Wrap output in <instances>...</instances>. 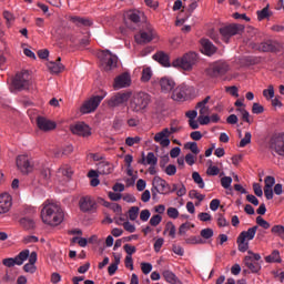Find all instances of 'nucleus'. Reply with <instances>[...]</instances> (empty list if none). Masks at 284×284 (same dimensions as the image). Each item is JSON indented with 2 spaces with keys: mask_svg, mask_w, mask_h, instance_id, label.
<instances>
[{
  "mask_svg": "<svg viewBox=\"0 0 284 284\" xmlns=\"http://www.w3.org/2000/svg\"><path fill=\"white\" fill-rule=\"evenodd\" d=\"M63 209L59 204L44 202L41 219L47 225H61L63 223Z\"/></svg>",
  "mask_w": 284,
  "mask_h": 284,
  "instance_id": "obj_1",
  "label": "nucleus"
},
{
  "mask_svg": "<svg viewBox=\"0 0 284 284\" xmlns=\"http://www.w3.org/2000/svg\"><path fill=\"white\" fill-rule=\"evenodd\" d=\"M152 101V97L145 92H139L133 95L130 102V108L132 112H143Z\"/></svg>",
  "mask_w": 284,
  "mask_h": 284,
  "instance_id": "obj_2",
  "label": "nucleus"
},
{
  "mask_svg": "<svg viewBox=\"0 0 284 284\" xmlns=\"http://www.w3.org/2000/svg\"><path fill=\"white\" fill-rule=\"evenodd\" d=\"M12 85L14 90H18L19 92L30 90V85H32V77L30 75V71L22 70L18 72L12 80Z\"/></svg>",
  "mask_w": 284,
  "mask_h": 284,
  "instance_id": "obj_3",
  "label": "nucleus"
},
{
  "mask_svg": "<svg viewBox=\"0 0 284 284\" xmlns=\"http://www.w3.org/2000/svg\"><path fill=\"white\" fill-rule=\"evenodd\" d=\"M199 61V55L195 52L185 53L182 58H178L173 61V68H181L190 72Z\"/></svg>",
  "mask_w": 284,
  "mask_h": 284,
  "instance_id": "obj_4",
  "label": "nucleus"
},
{
  "mask_svg": "<svg viewBox=\"0 0 284 284\" xmlns=\"http://www.w3.org/2000/svg\"><path fill=\"white\" fill-rule=\"evenodd\" d=\"M243 30H245L243 24L231 23L221 27L220 34L225 43H230V39H232V37H236V34H241Z\"/></svg>",
  "mask_w": 284,
  "mask_h": 284,
  "instance_id": "obj_5",
  "label": "nucleus"
},
{
  "mask_svg": "<svg viewBox=\"0 0 284 284\" xmlns=\"http://www.w3.org/2000/svg\"><path fill=\"white\" fill-rule=\"evenodd\" d=\"M101 65L105 72H110V70H114L116 68V63H119V58L110 52V50L101 51L98 54Z\"/></svg>",
  "mask_w": 284,
  "mask_h": 284,
  "instance_id": "obj_6",
  "label": "nucleus"
},
{
  "mask_svg": "<svg viewBox=\"0 0 284 284\" xmlns=\"http://www.w3.org/2000/svg\"><path fill=\"white\" fill-rule=\"evenodd\" d=\"M230 72V64L225 61H216L212 63L207 69H206V74L209 77H212V79H217V77H223Z\"/></svg>",
  "mask_w": 284,
  "mask_h": 284,
  "instance_id": "obj_7",
  "label": "nucleus"
},
{
  "mask_svg": "<svg viewBox=\"0 0 284 284\" xmlns=\"http://www.w3.org/2000/svg\"><path fill=\"white\" fill-rule=\"evenodd\" d=\"M165 187H168V181L163 180L161 176L153 178L151 189L153 201H159V194H168Z\"/></svg>",
  "mask_w": 284,
  "mask_h": 284,
  "instance_id": "obj_8",
  "label": "nucleus"
},
{
  "mask_svg": "<svg viewBox=\"0 0 284 284\" xmlns=\"http://www.w3.org/2000/svg\"><path fill=\"white\" fill-rule=\"evenodd\" d=\"M16 165L21 174H30L34 170V162L29 159L28 155H18L16 159Z\"/></svg>",
  "mask_w": 284,
  "mask_h": 284,
  "instance_id": "obj_9",
  "label": "nucleus"
},
{
  "mask_svg": "<svg viewBox=\"0 0 284 284\" xmlns=\"http://www.w3.org/2000/svg\"><path fill=\"white\" fill-rule=\"evenodd\" d=\"M191 94L192 88H190L187 84H180L173 90L171 99H173V101L183 102L187 101Z\"/></svg>",
  "mask_w": 284,
  "mask_h": 284,
  "instance_id": "obj_10",
  "label": "nucleus"
},
{
  "mask_svg": "<svg viewBox=\"0 0 284 284\" xmlns=\"http://www.w3.org/2000/svg\"><path fill=\"white\" fill-rule=\"evenodd\" d=\"M103 99H105V93L103 95H94L85 101L81 106L82 114H90V112H94V110L99 108Z\"/></svg>",
  "mask_w": 284,
  "mask_h": 284,
  "instance_id": "obj_11",
  "label": "nucleus"
},
{
  "mask_svg": "<svg viewBox=\"0 0 284 284\" xmlns=\"http://www.w3.org/2000/svg\"><path fill=\"white\" fill-rule=\"evenodd\" d=\"M268 148L278 156H284V133L273 135L268 142Z\"/></svg>",
  "mask_w": 284,
  "mask_h": 284,
  "instance_id": "obj_12",
  "label": "nucleus"
},
{
  "mask_svg": "<svg viewBox=\"0 0 284 284\" xmlns=\"http://www.w3.org/2000/svg\"><path fill=\"white\" fill-rule=\"evenodd\" d=\"M29 256H30V250H23L16 257L4 258L2 261V264L6 267H14V265H21L22 263H26Z\"/></svg>",
  "mask_w": 284,
  "mask_h": 284,
  "instance_id": "obj_13",
  "label": "nucleus"
},
{
  "mask_svg": "<svg viewBox=\"0 0 284 284\" xmlns=\"http://www.w3.org/2000/svg\"><path fill=\"white\" fill-rule=\"evenodd\" d=\"M79 207L85 214L97 212V201L92 196H83L79 201Z\"/></svg>",
  "mask_w": 284,
  "mask_h": 284,
  "instance_id": "obj_14",
  "label": "nucleus"
},
{
  "mask_svg": "<svg viewBox=\"0 0 284 284\" xmlns=\"http://www.w3.org/2000/svg\"><path fill=\"white\" fill-rule=\"evenodd\" d=\"M72 134H77L78 136H83V139H88V136H92V129L90 125L85 124V122H78L70 128Z\"/></svg>",
  "mask_w": 284,
  "mask_h": 284,
  "instance_id": "obj_15",
  "label": "nucleus"
},
{
  "mask_svg": "<svg viewBox=\"0 0 284 284\" xmlns=\"http://www.w3.org/2000/svg\"><path fill=\"white\" fill-rule=\"evenodd\" d=\"M130 99V93H116L111 97L108 101L109 108H119V105H123V103L128 102Z\"/></svg>",
  "mask_w": 284,
  "mask_h": 284,
  "instance_id": "obj_16",
  "label": "nucleus"
},
{
  "mask_svg": "<svg viewBox=\"0 0 284 284\" xmlns=\"http://www.w3.org/2000/svg\"><path fill=\"white\" fill-rule=\"evenodd\" d=\"M155 143H160L162 148H168L170 145V129L165 128L161 132L154 135Z\"/></svg>",
  "mask_w": 284,
  "mask_h": 284,
  "instance_id": "obj_17",
  "label": "nucleus"
},
{
  "mask_svg": "<svg viewBox=\"0 0 284 284\" xmlns=\"http://www.w3.org/2000/svg\"><path fill=\"white\" fill-rule=\"evenodd\" d=\"M12 207V196L8 193L0 194V214H8Z\"/></svg>",
  "mask_w": 284,
  "mask_h": 284,
  "instance_id": "obj_18",
  "label": "nucleus"
},
{
  "mask_svg": "<svg viewBox=\"0 0 284 284\" xmlns=\"http://www.w3.org/2000/svg\"><path fill=\"white\" fill-rule=\"evenodd\" d=\"M154 39V30L152 28H148L145 31H140L135 36L136 43L143 44V43H150Z\"/></svg>",
  "mask_w": 284,
  "mask_h": 284,
  "instance_id": "obj_19",
  "label": "nucleus"
},
{
  "mask_svg": "<svg viewBox=\"0 0 284 284\" xmlns=\"http://www.w3.org/2000/svg\"><path fill=\"white\" fill-rule=\"evenodd\" d=\"M130 83H132L130 73H122L115 78L113 88L115 90H121V88H129Z\"/></svg>",
  "mask_w": 284,
  "mask_h": 284,
  "instance_id": "obj_20",
  "label": "nucleus"
},
{
  "mask_svg": "<svg viewBox=\"0 0 284 284\" xmlns=\"http://www.w3.org/2000/svg\"><path fill=\"white\" fill-rule=\"evenodd\" d=\"M258 50L260 52H278V50H281V44H278L276 41L268 40L262 42L258 45Z\"/></svg>",
  "mask_w": 284,
  "mask_h": 284,
  "instance_id": "obj_21",
  "label": "nucleus"
},
{
  "mask_svg": "<svg viewBox=\"0 0 284 284\" xmlns=\"http://www.w3.org/2000/svg\"><path fill=\"white\" fill-rule=\"evenodd\" d=\"M37 125L39 130H42L43 132H50V130H54V128H57V124L54 122L43 116H38Z\"/></svg>",
  "mask_w": 284,
  "mask_h": 284,
  "instance_id": "obj_22",
  "label": "nucleus"
},
{
  "mask_svg": "<svg viewBox=\"0 0 284 284\" xmlns=\"http://www.w3.org/2000/svg\"><path fill=\"white\" fill-rule=\"evenodd\" d=\"M176 85V82H174V80L172 78L169 77H164L160 80V88L162 90V92H172V90H174Z\"/></svg>",
  "mask_w": 284,
  "mask_h": 284,
  "instance_id": "obj_23",
  "label": "nucleus"
},
{
  "mask_svg": "<svg viewBox=\"0 0 284 284\" xmlns=\"http://www.w3.org/2000/svg\"><path fill=\"white\" fill-rule=\"evenodd\" d=\"M140 165H156L159 159L154 155V152H149L145 156V153H142V159L138 161Z\"/></svg>",
  "mask_w": 284,
  "mask_h": 284,
  "instance_id": "obj_24",
  "label": "nucleus"
},
{
  "mask_svg": "<svg viewBox=\"0 0 284 284\" xmlns=\"http://www.w3.org/2000/svg\"><path fill=\"white\" fill-rule=\"evenodd\" d=\"M201 45H202V52L207 57H212V54L216 52V47L212 44V42L209 39H202Z\"/></svg>",
  "mask_w": 284,
  "mask_h": 284,
  "instance_id": "obj_25",
  "label": "nucleus"
},
{
  "mask_svg": "<svg viewBox=\"0 0 284 284\" xmlns=\"http://www.w3.org/2000/svg\"><path fill=\"white\" fill-rule=\"evenodd\" d=\"M244 265H246L252 274H258V272H261V264L258 262H253L252 256L244 257Z\"/></svg>",
  "mask_w": 284,
  "mask_h": 284,
  "instance_id": "obj_26",
  "label": "nucleus"
},
{
  "mask_svg": "<svg viewBox=\"0 0 284 284\" xmlns=\"http://www.w3.org/2000/svg\"><path fill=\"white\" fill-rule=\"evenodd\" d=\"M210 99L212 98L207 95L204 100L197 102L195 108L200 110V116H205L210 114V106H207V103H210Z\"/></svg>",
  "mask_w": 284,
  "mask_h": 284,
  "instance_id": "obj_27",
  "label": "nucleus"
},
{
  "mask_svg": "<svg viewBox=\"0 0 284 284\" xmlns=\"http://www.w3.org/2000/svg\"><path fill=\"white\" fill-rule=\"evenodd\" d=\"M153 59L164 68H170V55L168 53L160 51L153 55Z\"/></svg>",
  "mask_w": 284,
  "mask_h": 284,
  "instance_id": "obj_28",
  "label": "nucleus"
},
{
  "mask_svg": "<svg viewBox=\"0 0 284 284\" xmlns=\"http://www.w3.org/2000/svg\"><path fill=\"white\" fill-rule=\"evenodd\" d=\"M114 170V165L112 163L102 161L98 163V172L100 174H112V171Z\"/></svg>",
  "mask_w": 284,
  "mask_h": 284,
  "instance_id": "obj_29",
  "label": "nucleus"
},
{
  "mask_svg": "<svg viewBox=\"0 0 284 284\" xmlns=\"http://www.w3.org/2000/svg\"><path fill=\"white\" fill-rule=\"evenodd\" d=\"M162 276L166 281V283H170V284H183V282H181V280H179L176 274H174L172 271H169V270L163 271Z\"/></svg>",
  "mask_w": 284,
  "mask_h": 284,
  "instance_id": "obj_30",
  "label": "nucleus"
},
{
  "mask_svg": "<svg viewBox=\"0 0 284 284\" xmlns=\"http://www.w3.org/2000/svg\"><path fill=\"white\" fill-rule=\"evenodd\" d=\"M48 68L50 72H52V74H59L61 73L62 70H64L65 67L61 64V58H58L55 62L54 61L49 62Z\"/></svg>",
  "mask_w": 284,
  "mask_h": 284,
  "instance_id": "obj_31",
  "label": "nucleus"
},
{
  "mask_svg": "<svg viewBox=\"0 0 284 284\" xmlns=\"http://www.w3.org/2000/svg\"><path fill=\"white\" fill-rule=\"evenodd\" d=\"M258 230V226L250 227L247 231H243L240 233V239H244L245 241H254V237L256 236V232Z\"/></svg>",
  "mask_w": 284,
  "mask_h": 284,
  "instance_id": "obj_32",
  "label": "nucleus"
},
{
  "mask_svg": "<svg viewBox=\"0 0 284 284\" xmlns=\"http://www.w3.org/2000/svg\"><path fill=\"white\" fill-rule=\"evenodd\" d=\"M70 21L74 23L78 27L84 26L85 28H90L92 26V21L88 18H81V17H71Z\"/></svg>",
  "mask_w": 284,
  "mask_h": 284,
  "instance_id": "obj_33",
  "label": "nucleus"
},
{
  "mask_svg": "<svg viewBox=\"0 0 284 284\" xmlns=\"http://www.w3.org/2000/svg\"><path fill=\"white\" fill-rule=\"evenodd\" d=\"M257 21H264V19H270L272 17V11H270V4H266L262 10L256 11Z\"/></svg>",
  "mask_w": 284,
  "mask_h": 284,
  "instance_id": "obj_34",
  "label": "nucleus"
},
{
  "mask_svg": "<svg viewBox=\"0 0 284 284\" xmlns=\"http://www.w3.org/2000/svg\"><path fill=\"white\" fill-rule=\"evenodd\" d=\"M58 174H61V176H65V179H72L74 171L70 165L64 164L59 169Z\"/></svg>",
  "mask_w": 284,
  "mask_h": 284,
  "instance_id": "obj_35",
  "label": "nucleus"
},
{
  "mask_svg": "<svg viewBox=\"0 0 284 284\" xmlns=\"http://www.w3.org/2000/svg\"><path fill=\"white\" fill-rule=\"evenodd\" d=\"M141 17H143V13L141 11L128 12V19H130L132 23H141Z\"/></svg>",
  "mask_w": 284,
  "mask_h": 284,
  "instance_id": "obj_36",
  "label": "nucleus"
},
{
  "mask_svg": "<svg viewBox=\"0 0 284 284\" xmlns=\"http://www.w3.org/2000/svg\"><path fill=\"white\" fill-rule=\"evenodd\" d=\"M266 263H281V252L274 250L271 255L265 257Z\"/></svg>",
  "mask_w": 284,
  "mask_h": 284,
  "instance_id": "obj_37",
  "label": "nucleus"
},
{
  "mask_svg": "<svg viewBox=\"0 0 284 284\" xmlns=\"http://www.w3.org/2000/svg\"><path fill=\"white\" fill-rule=\"evenodd\" d=\"M20 225H22L24 230H34V220L30 217H22L20 220Z\"/></svg>",
  "mask_w": 284,
  "mask_h": 284,
  "instance_id": "obj_38",
  "label": "nucleus"
},
{
  "mask_svg": "<svg viewBox=\"0 0 284 284\" xmlns=\"http://www.w3.org/2000/svg\"><path fill=\"white\" fill-rule=\"evenodd\" d=\"M207 164H209V168L206 170L207 176H219V173L221 172L219 166L212 165V160H209Z\"/></svg>",
  "mask_w": 284,
  "mask_h": 284,
  "instance_id": "obj_39",
  "label": "nucleus"
},
{
  "mask_svg": "<svg viewBox=\"0 0 284 284\" xmlns=\"http://www.w3.org/2000/svg\"><path fill=\"white\" fill-rule=\"evenodd\" d=\"M272 234H275V236H278L280 239H282V241H284V226L281 224L274 225L271 229Z\"/></svg>",
  "mask_w": 284,
  "mask_h": 284,
  "instance_id": "obj_40",
  "label": "nucleus"
},
{
  "mask_svg": "<svg viewBox=\"0 0 284 284\" xmlns=\"http://www.w3.org/2000/svg\"><path fill=\"white\" fill-rule=\"evenodd\" d=\"M237 245L240 252H247V250L250 248V242L240 236L237 237Z\"/></svg>",
  "mask_w": 284,
  "mask_h": 284,
  "instance_id": "obj_41",
  "label": "nucleus"
},
{
  "mask_svg": "<svg viewBox=\"0 0 284 284\" xmlns=\"http://www.w3.org/2000/svg\"><path fill=\"white\" fill-rule=\"evenodd\" d=\"M166 232H169V236H171V239H176V226H174V223L172 222L166 223L164 234Z\"/></svg>",
  "mask_w": 284,
  "mask_h": 284,
  "instance_id": "obj_42",
  "label": "nucleus"
},
{
  "mask_svg": "<svg viewBox=\"0 0 284 284\" xmlns=\"http://www.w3.org/2000/svg\"><path fill=\"white\" fill-rule=\"evenodd\" d=\"M192 179H193L194 183H196L201 190H203V187H205V182H203V178H201V174H199V172H193Z\"/></svg>",
  "mask_w": 284,
  "mask_h": 284,
  "instance_id": "obj_43",
  "label": "nucleus"
},
{
  "mask_svg": "<svg viewBox=\"0 0 284 284\" xmlns=\"http://www.w3.org/2000/svg\"><path fill=\"white\" fill-rule=\"evenodd\" d=\"M139 143H141V136H129L125 139V145H128L129 148H132L133 145H139Z\"/></svg>",
  "mask_w": 284,
  "mask_h": 284,
  "instance_id": "obj_44",
  "label": "nucleus"
},
{
  "mask_svg": "<svg viewBox=\"0 0 284 284\" xmlns=\"http://www.w3.org/2000/svg\"><path fill=\"white\" fill-rule=\"evenodd\" d=\"M252 143V133L246 132L244 138L240 141V148H245L246 145H250Z\"/></svg>",
  "mask_w": 284,
  "mask_h": 284,
  "instance_id": "obj_45",
  "label": "nucleus"
},
{
  "mask_svg": "<svg viewBox=\"0 0 284 284\" xmlns=\"http://www.w3.org/2000/svg\"><path fill=\"white\" fill-rule=\"evenodd\" d=\"M141 79L144 83H148V81L152 79V69L150 68L143 69Z\"/></svg>",
  "mask_w": 284,
  "mask_h": 284,
  "instance_id": "obj_46",
  "label": "nucleus"
},
{
  "mask_svg": "<svg viewBox=\"0 0 284 284\" xmlns=\"http://www.w3.org/2000/svg\"><path fill=\"white\" fill-rule=\"evenodd\" d=\"M184 148H185L186 150H191V152H192L193 154H199V152H201V151L199 150V144H196V142H187V143L184 145Z\"/></svg>",
  "mask_w": 284,
  "mask_h": 284,
  "instance_id": "obj_47",
  "label": "nucleus"
},
{
  "mask_svg": "<svg viewBox=\"0 0 284 284\" xmlns=\"http://www.w3.org/2000/svg\"><path fill=\"white\" fill-rule=\"evenodd\" d=\"M129 219L130 221H136L139 219V206H132L129 210Z\"/></svg>",
  "mask_w": 284,
  "mask_h": 284,
  "instance_id": "obj_48",
  "label": "nucleus"
},
{
  "mask_svg": "<svg viewBox=\"0 0 284 284\" xmlns=\"http://www.w3.org/2000/svg\"><path fill=\"white\" fill-rule=\"evenodd\" d=\"M189 196H190V199H196L197 201H204V199H205V195H203V194H201V193H199V192H196V190H191L190 192H189Z\"/></svg>",
  "mask_w": 284,
  "mask_h": 284,
  "instance_id": "obj_49",
  "label": "nucleus"
},
{
  "mask_svg": "<svg viewBox=\"0 0 284 284\" xmlns=\"http://www.w3.org/2000/svg\"><path fill=\"white\" fill-rule=\"evenodd\" d=\"M256 224L263 230H270V222L265 221L262 216L256 217Z\"/></svg>",
  "mask_w": 284,
  "mask_h": 284,
  "instance_id": "obj_50",
  "label": "nucleus"
},
{
  "mask_svg": "<svg viewBox=\"0 0 284 284\" xmlns=\"http://www.w3.org/2000/svg\"><path fill=\"white\" fill-rule=\"evenodd\" d=\"M217 225L219 227H227L230 222L223 216V214H217Z\"/></svg>",
  "mask_w": 284,
  "mask_h": 284,
  "instance_id": "obj_51",
  "label": "nucleus"
},
{
  "mask_svg": "<svg viewBox=\"0 0 284 284\" xmlns=\"http://www.w3.org/2000/svg\"><path fill=\"white\" fill-rule=\"evenodd\" d=\"M200 235L202 236V239H212V236H214V230L204 229L201 231Z\"/></svg>",
  "mask_w": 284,
  "mask_h": 284,
  "instance_id": "obj_52",
  "label": "nucleus"
},
{
  "mask_svg": "<svg viewBox=\"0 0 284 284\" xmlns=\"http://www.w3.org/2000/svg\"><path fill=\"white\" fill-rule=\"evenodd\" d=\"M236 112H241L242 120H244L245 123H252V121L250 120V112H247V110L239 108L236 109Z\"/></svg>",
  "mask_w": 284,
  "mask_h": 284,
  "instance_id": "obj_53",
  "label": "nucleus"
},
{
  "mask_svg": "<svg viewBox=\"0 0 284 284\" xmlns=\"http://www.w3.org/2000/svg\"><path fill=\"white\" fill-rule=\"evenodd\" d=\"M221 185L224 190H230L232 185V179L230 176H224L221 179Z\"/></svg>",
  "mask_w": 284,
  "mask_h": 284,
  "instance_id": "obj_54",
  "label": "nucleus"
},
{
  "mask_svg": "<svg viewBox=\"0 0 284 284\" xmlns=\"http://www.w3.org/2000/svg\"><path fill=\"white\" fill-rule=\"evenodd\" d=\"M163 221V217L159 214L153 215L150 219V225H152V227H156V225H159L161 222Z\"/></svg>",
  "mask_w": 284,
  "mask_h": 284,
  "instance_id": "obj_55",
  "label": "nucleus"
},
{
  "mask_svg": "<svg viewBox=\"0 0 284 284\" xmlns=\"http://www.w3.org/2000/svg\"><path fill=\"white\" fill-rule=\"evenodd\" d=\"M165 243V240L163 237H159L155 242H154V252L159 253L161 252V248L163 247V244Z\"/></svg>",
  "mask_w": 284,
  "mask_h": 284,
  "instance_id": "obj_56",
  "label": "nucleus"
},
{
  "mask_svg": "<svg viewBox=\"0 0 284 284\" xmlns=\"http://www.w3.org/2000/svg\"><path fill=\"white\" fill-rule=\"evenodd\" d=\"M166 214L169 219H179V210L176 207H169Z\"/></svg>",
  "mask_w": 284,
  "mask_h": 284,
  "instance_id": "obj_57",
  "label": "nucleus"
},
{
  "mask_svg": "<svg viewBox=\"0 0 284 284\" xmlns=\"http://www.w3.org/2000/svg\"><path fill=\"white\" fill-rule=\"evenodd\" d=\"M263 97H265V99H274V85H270L268 89H265Z\"/></svg>",
  "mask_w": 284,
  "mask_h": 284,
  "instance_id": "obj_58",
  "label": "nucleus"
},
{
  "mask_svg": "<svg viewBox=\"0 0 284 284\" xmlns=\"http://www.w3.org/2000/svg\"><path fill=\"white\" fill-rule=\"evenodd\" d=\"M264 111L265 109L263 108V105L256 102L253 103V106H252L253 114H263Z\"/></svg>",
  "mask_w": 284,
  "mask_h": 284,
  "instance_id": "obj_59",
  "label": "nucleus"
},
{
  "mask_svg": "<svg viewBox=\"0 0 284 284\" xmlns=\"http://www.w3.org/2000/svg\"><path fill=\"white\" fill-rule=\"evenodd\" d=\"M151 215H152V213H150V210H148V209L142 210L140 213V220L145 223L146 221H150Z\"/></svg>",
  "mask_w": 284,
  "mask_h": 284,
  "instance_id": "obj_60",
  "label": "nucleus"
},
{
  "mask_svg": "<svg viewBox=\"0 0 284 284\" xmlns=\"http://www.w3.org/2000/svg\"><path fill=\"white\" fill-rule=\"evenodd\" d=\"M197 121L200 125H210L211 119L210 115H199Z\"/></svg>",
  "mask_w": 284,
  "mask_h": 284,
  "instance_id": "obj_61",
  "label": "nucleus"
},
{
  "mask_svg": "<svg viewBox=\"0 0 284 284\" xmlns=\"http://www.w3.org/2000/svg\"><path fill=\"white\" fill-rule=\"evenodd\" d=\"M165 174H168V176H174V174H176V165L174 164H169L165 168Z\"/></svg>",
  "mask_w": 284,
  "mask_h": 284,
  "instance_id": "obj_62",
  "label": "nucleus"
},
{
  "mask_svg": "<svg viewBox=\"0 0 284 284\" xmlns=\"http://www.w3.org/2000/svg\"><path fill=\"white\" fill-rule=\"evenodd\" d=\"M197 219L203 223H207V221H212V215L210 213L202 212L197 215Z\"/></svg>",
  "mask_w": 284,
  "mask_h": 284,
  "instance_id": "obj_63",
  "label": "nucleus"
},
{
  "mask_svg": "<svg viewBox=\"0 0 284 284\" xmlns=\"http://www.w3.org/2000/svg\"><path fill=\"white\" fill-rule=\"evenodd\" d=\"M141 270L143 272V274H150V272H152V265L150 263L142 262Z\"/></svg>",
  "mask_w": 284,
  "mask_h": 284,
  "instance_id": "obj_64",
  "label": "nucleus"
}]
</instances>
